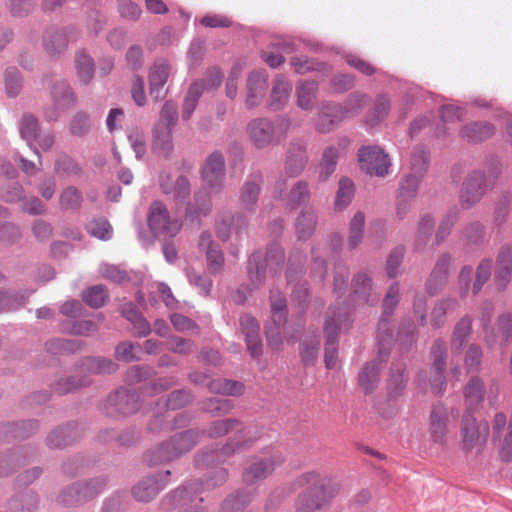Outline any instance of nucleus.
Returning <instances> with one entry per match:
<instances>
[{"instance_id":"1","label":"nucleus","mask_w":512,"mask_h":512,"mask_svg":"<svg viewBox=\"0 0 512 512\" xmlns=\"http://www.w3.org/2000/svg\"><path fill=\"white\" fill-rule=\"evenodd\" d=\"M178 107L173 101H166L153 128L152 149L168 156L173 151V129L178 122Z\"/></svg>"},{"instance_id":"2","label":"nucleus","mask_w":512,"mask_h":512,"mask_svg":"<svg viewBox=\"0 0 512 512\" xmlns=\"http://www.w3.org/2000/svg\"><path fill=\"white\" fill-rule=\"evenodd\" d=\"M199 440V433L194 430L175 434L168 442L156 447L146 455L150 464L171 461L191 450Z\"/></svg>"},{"instance_id":"3","label":"nucleus","mask_w":512,"mask_h":512,"mask_svg":"<svg viewBox=\"0 0 512 512\" xmlns=\"http://www.w3.org/2000/svg\"><path fill=\"white\" fill-rule=\"evenodd\" d=\"M271 321L266 325V339L269 346L278 350L281 347L283 337L290 341L293 336H288L286 328V300L281 293H271Z\"/></svg>"},{"instance_id":"4","label":"nucleus","mask_w":512,"mask_h":512,"mask_svg":"<svg viewBox=\"0 0 512 512\" xmlns=\"http://www.w3.org/2000/svg\"><path fill=\"white\" fill-rule=\"evenodd\" d=\"M284 262V253L278 247H273L264 257L260 252L254 253L248 262L249 280L254 288L259 287L265 280V268L268 267L271 274L281 270Z\"/></svg>"},{"instance_id":"5","label":"nucleus","mask_w":512,"mask_h":512,"mask_svg":"<svg viewBox=\"0 0 512 512\" xmlns=\"http://www.w3.org/2000/svg\"><path fill=\"white\" fill-rule=\"evenodd\" d=\"M148 226L155 236L174 237L180 231L182 223L171 218L167 207L160 201H153L147 214Z\"/></svg>"},{"instance_id":"6","label":"nucleus","mask_w":512,"mask_h":512,"mask_svg":"<svg viewBox=\"0 0 512 512\" xmlns=\"http://www.w3.org/2000/svg\"><path fill=\"white\" fill-rule=\"evenodd\" d=\"M461 446L466 452L480 450L485 445L489 427L486 422H478L470 413L463 415L461 420Z\"/></svg>"},{"instance_id":"7","label":"nucleus","mask_w":512,"mask_h":512,"mask_svg":"<svg viewBox=\"0 0 512 512\" xmlns=\"http://www.w3.org/2000/svg\"><path fill=\"white\" fill-rule=\"evenodd\" d=\"M449 411L442 404L433 405L428 422V440L430 446L437 449H444L448 443Z\"/></svg>"},{"instance_id":"8","label":"nucleus","mask_w":512,"mask_h":512,"mask_svg":"<svg viewBox=\"0 0 512 512\" xmlns=\"http://www.w3.org/2000/svg\"><path fill=\"white\" fill-rule=\"evenodd\" d=\"M360 167L371 176L384 177L391 166L388 155L378 146H363L358 151Z\"/></svg>"},{"instance_id":"9","label":"nucleus","mask_w":512,"mask_h":512,"mask_svg":"<svg viewBox=\"0 0 512 512\" xmlns=\"http://www.w3.org/2000/svg\"><path fill=\"white\" fill-rule=\"evenodd\" d=\"M347 321L346 314L341 311H331L325 322V355L324 361L325 366L328 369H333L337 364V341L336 336L338 331L341 330L345 322Z\"/></svg>"},{"instance_id":"10","label":"nucleus","mask_w":512,"mask_h":512,"mask_svg":"<svg viewBox=\"0 0 512 512\" xmlns=\"http://www.w3.org/2000/svg\"><path fill=\"white\" fill-rule=\"evenodd\" d=\"M485 173L473 170L465 177L459 194L460 203L464 208H470L478 203L487 191Z\"/></svg>"},{"instance_id":"11","label":"nucleus","mask_w":512,"mask_h":512,"mask_svg":"<svg viewBox=\"0 0 512 512\" xmlns=\"http://www.w3.org/2000/svg\"><path fill=\"white\" fill-rule=\"evenodd\" d=\"M226 174L225 158L215 151L207 156L201 167V177L211 190L219 191L224 184Z\"/></svg>"},{"instance_id":"12","label":"nucleus","mask_w":512,"mask_h":512,"mask_svg":"<svg viewBox=\"0 0 512 512\" xmlns=\"http://www.w3.org/2000/svg\"><path fill=\"white\" fill-rule=\"evenodd\" d=\"M52 105L45 108L44 115L47 121H56L60 115L75 104V97L70 86L64 82H56L51 90Z\"/></svg>"},{"instance_id":"13","label":"nucleus","mask_w":512,"mask_h":512,"mask_svg":"<svg viewBox=\"0 0 512 512\" xmlns=\"http://www.w3.org/2000/svg\"><path fill=\"white\" fill-rule=\"evenodd\" d=\"M307 163V142L303 139L292 140L286 153L284 174L288 177H296L304 171Z\"/></svg>"},{"instance_id":"14","label":"nucleus","mask_w":512,"mask_h":512,"mask_svg":"<svg viewBox=\"0 0 512 512\" xmlns=\"http://www.w3.org/2000/svg\"><path fill=\"white\" fill-rule=\"evenodd\" d=\"M227 478V472L223 468H217L214 471V476L209 478L205 484H193L190 488H178L169 496L166 497V501H169L172 506H177L185 503L186 500L190 499L191 492H200L205 488L210 489L216 486L222 485Z\"/></svg>"},{"instance_id":"15","label":"nucleus","mask_w":512,"mask_h":512,"mask_svg":"<svg viewBox=\"0 0 512 512\" xmlns=\"http://www.w3.org/2000/svg\"><path fill=\"white\" fill-rule=\"evenodd\" d=\"M249 139L258 149H264L275 142L273 123L265 118H256L247 125Z\"/></svg>"},{"instance_id":"16","label":"nucleus","mask_w":512,"mask_h":512,"mask_svg":"<svg viewBox=\"0 0 512 512\" xmlns=\"http://www.w3.org/2000/svg\"><path fill=\"white\" fill-rule=\"evenodd\" d=\"M345 119L342 105L327 102L323 103L315 119V128L320 133H329Z\"/></svg>"},{"instance_id":"17","label":"nucleus","mask_w":512,"mask_h":512,"mask_svg":"<svg viewBox=\"0 0 512 512\" xmlns=\"http://www.w3.org/2000/svg\"><path fill=\"white\" fill-rule=\"evenodd\" d=\"M489 315L483 313L480 321L485 333V340L488 345L494 343H506L512 337V317L508 314L499 317L497 323L493 327L487 326Z\"/></svg>"},{"instance_id":"18","label":"nucleus","mask_w":512,"mask_h":512,"mask_svg":"<svg viewBox=\"0 0 512 512\" xmlns=\"http://www.w3.org/2000/svg\"><path fill=\"white\" fill-rule=\"evenodd\" d=\"M170 75V65L164 59L153 63L149 70V92L155 101L162 100L166 95L164 88Z\"/></svg>"},{"instance_id":"19","label":"nucleus","mask_w":512,"mask_h":512,"mask_svg":"<svg viewBox=\"0 0 512 512\" xmlns=\"http://www.w3.org/2000/svg\"><path fill=\"white\" fill-rule=\"evenodd\" d=\"M447 351L442 340H436L431 348V372L433 374V392L441 393L445 388L444 373L446 370Z\"/></svg>"},{"instance_id":"20","label":"nucleus","mask_w":512,"mask_h":512,"mask_svg":"<svg viewBox=\"0 0 512 512\" xmlns=\"http://www.w3.org/2000/svg\"><path fill=\"white\" fill-rule=\"evenodd\" d=\"M297 484L299 486L306 484L314 485V487L320 491L321 498L326 499V503L335 497L340 490V485L337 481L330 477H320V475L314 471L299 476Z\"/></svg>"},{"instance_id":"21","label":"nucleus","mask_w":512,"mask_h":512,"mask_svg":"<svg viewBox=\"0 0 512 512\" xmlns=\"http://www.w3.org/2000/svg\"><path fill=\"white\" fill-rule=\"evenodd\" d=\"M285 180L280 178L275 184V195L286 201L291 208H296L310 198V190L308 183L302 180L297 181L291 188L289 193H284Z\"/></svg>"},{"instance_id":"22","label":"nucleus","mask_w":512,"mask_h":512,"mask_svg":"<svg viewBox=\"0 0 512 512\" xmlns=\"http://www.w3.org/2000/svg\"><path fill=\"white\" fill-rule=\"evenodd\" d=\"M512 278V245L500 247L496 256L494 280L499 289H505Z\"/></svg>"},{"instance_id":"23","label":"nucleus","mask_w":512,"mask_h":512,"mask_svg":"<svg viewBox=\"0 0 512 512\" xmlns=\"http://www.w3.org/2000/svg\"><path fill=\"white\" fill-rule=\"evenodd\" d=\"M349 144L350 142L347 138H342L336 145L328 146L323 151L319 164V178L321 181H326L334 173L338 158L348 148Z\"/></svg>"},{"instance_id":"24","label":"nucleus","mask_w":512,"mask_h":512,"mask_svg":"<svg viewBox=\"0 0 512 512\" xmlns=\"http://www.w3.org/2000/svg\"><path fill=\"white\" fill-rule=\"evenodd\" d=\"M139 407L138 395L126 390H118L107 400V409L111 414L119 413L122 415H129L136 412Z\"/></svg>"},{"instance_id":"25","label":"nucleus","mask_w":512,"mask_h":512,"mask_svg":"<svg viewBox=\"0 0 512 512\" xmlns=\"http://www.w3.org/2000/svg\"><path fill=\"white\" fill-rule=\"evenodd\" d=\"M281 463L282 458L280 456H272L269 459H254L244 472V482L253 484L258 480L266 478Z\"/></svg>"},{"instance_id":"26","label":"nucleus","mask_w":512,"mask_h":512,"mask_svg":"<svg viewBox=\"0 0 512 512\" xmlns=\"http://www.w3.org/2000/svg\"><path fill=\"white\" fill-rule=\"evenodd\" d=\"M267 74L265 71H254L247 79L246 106L253 108L260 103L267 88Z\"/></svg>"},{"instance_id":"27","label":"nucleus","mask_w":512,"mask_h":512,"mask_svg":"<svg viewBox=\"0 0 512 512\" xmlns=\"http://www.w3.org/2000/svg\"><path fill=\"white\" fill-rule=\"evenodd\" d=\"M452 258L448 254L439 256L434 269L427 281V290L431 295L436 294L447 282Z\"/></svg>"},{"instance_id":"28","label":"nucleus","mask_w":512,"mask_h":512,"mask_svg":"<svg viewBox=\"0 0 512 512\" xmlns=\"http://www.w3.org/2000/svg\"><path fill=\"white\" fill-rule=\"evenodd\" d=\"M199 248L205 252L207 265L212 272H219L224 264V258L218 245L212 240L209 232H202L199 238Z\"/></svg>"},{"instance_id":"29","label":"nucleus","mask_w":512,"mask_h":512,"mask_svg":"<svg viewBox=\"0 0 512 512\" xmlns=\"http://www.w3.org/2000/svg\"><path fill=\"white\" fill-rule=\"evenodd\" d=\"M242 332L245 335L247 348L253 357L261 353V340L259 336V324L251 315H243L240 318Z\"/></svg>"},{"instance_id":"30","label":"nucleus","mask_w":512,"mask_h":512,"mask_svg":"<svg viewBox=\"0 0 512 512\" xmlns=\"http://www.w3.org/2000/svg\"><path fill=\"white\" fill-rule=\"evenodd\" d=\"M102 484L103 483L98 480H93L90 483L77 484L64 491L61 495V500L66 504H73L85 500L97 494Z\"/></svg>"},{"instance_id":"31","label":"nucleus","mask_w":512,"mask_h":512,"mask_svg":"<svg viewBox=\"0 0 512 512\" xmlns=\"http://www.w3.org/2000/svg\"><path fill=\"white\" fill-rule=\"evenodd\" d=\"M326 504V499L321 498L320 491L315 487L302 492L296 499V512H316Z\"/></svg>"},{"instance_id":"32","label":"nucleus","mask_w":512,"mask_h":512,"mask_svg":"<svg viewBox=\"0 0 512 512\" xmlns=\"http://www.w3.org/2000/svg\"><path fill=\"white\" fill-rule=\"evenodd\" d=\"M318 93V83L302 80L296 86L297 106L302 110H311Z\"/></svg>"},{"instance_id":"33","label":"nucleus","mask_w":512,"mask_h":512,"mask_svg":"<svg viewBox=\"0 0 512 512\" xmlns=\"http://www.w3.org/2000/svg\"><path fill=\"white\" fill-rule=\"evenodd\" d=\"M291 90V83L285 77H277L274 80L272 92L270 95V107L274 110L281 109L288 102Z\"/></svg>"},{"instance_id":"34","label":"nucleus","mask_w":512,"mask_h":512,"mask_svg":"<svg viewBox=\"0 0 512 512\" xmlns=\"http://www.w3.org/2000/svg\"><path fill=\"white\" fill-rule=\"evenodd\" d=\"M164 485L160 483L158 477L145 478L133 488V496L138 501L148 502L163 489Z\"/></svg>"},{"instance_id":"35","label":"nucleus","mask_w":512,"mask_h":512,"mask_svg":"<svg viewBox=\"0 0 512 512\" xmlns=\"http://www.w3.org/2000/svg\"><path fill=\"white\" fill-rule=\"evenodd\" d=\"M484 383L479 377H472L464 388V398L468 409H476L484 400Z\"/></svg>"},{"instance_id":"36","label":"nucleus","mask_w":512,"mask_h":512,"mask_svg":"<svg viewBox=\"0 0 512 512\" xmlns=\"http://www.w3.org/2000/svg\"><path fill=\"white\" fill-rule=\"evenodd\" d=\"M317 215L313 209H305L297 217L295 230L298 239L306 240L310 238L315 230Z\"/></svg>"},{"instance_id":"37","label":"nucleus","mask_w":512,"mask_h":512,"mask_svg":"<svg viewBox=\"0 0 512 512\" xmlns=\"http://www.w3.org/2000/svg\"><path fill=\"white\" fill-rule=\"evenodd\" d=\"M472 333V318L468 315L463 316L455 325L451 345L455 349H461L468 341Z\"/></svg>"},{"instance_id":"38","label":"nucleus","mask_w":512,"mask_h":512,"mask_svg":"<svg viewBox=\"0 0 512 512\" xmlns=\"http://www.w3.org/2000/svg\"><path fill=\"white\" fill-rule=\"evenodd\" d=\"M461 134L468 141H483L494 134V126L486 122L473 123L466 125Z\"/></svg>"},{"instance_id":"39","label":"nucleus","mask_w":512,"mask_h":512,"mask_svg":"<svg viewBox=\"0 0 512 512\" xmlns=\"http://www.w3.org/2000/svg\"><path fill=\"white\" fill-rule=\"evenodd\" d=\"M260 194V186L256 182H246L240 190V205L241 208L252 213L255 210Z\"/></svg>"},{"instance_id":"40","label":"nucleus","mask_w":512,"mask_h":512,"mask_svg":"<svg viewBox=\"0 0 512 512\" xmlns=\"http://www.w3.org/2000/svg\"><path fill=\"white\" fill-rule=\"evenodd\" d=\"M365 215L357 211L349 222L347 242L351 248H356L364 237Z\"/></svg>"},{"instance_id":"41","label":"nucleus","mask_w":512,"mask_h":512,"mask_svg":"<svg viewBox=\"0 0 512 512\" xmlns=\"http://www.w3.org/2000/svg\"><path fill=\"white\" fill-rule=\"evenodd\" d=\"M354 193V183L348 178H341L334 203L335 209L344 210L351 203Z\"/></svg>"},{"instance_id":"42","label":"nucleus","mask_w":512,"mask_h":512,"mask_svg":"<svg viewBox=\"0 0 512 512\" xmlns=\"http://www.w3.org/2000/svg\"><path fill=\"white\" fill-rule=\"evenodd\" d=\"M44 46L51 55L63 53L68 46V40L63 31H49L44 37Z\"/></svg>"},{"instance_id":"43","label":"nucleus","mask_w":512,"mask_h":512,"mask_svg":"<svg viewBox=\"0 0 512 512\" xmlns=\"http://www.w3.org/2000/svg\"><path fill=\"white\" fill-rule=\"evenodd\" d=\"M458 303L456 299L447 298L438 301L431 313V325L434 328H440L445 323L446 313L456 309Z\"/></svg>"},{"instance_id":"44","label":"nucleus","mask_w":512,"mask_h":512,"mask_svg":"<svg viewBox=\"0 0 512 512\" xmlns=\"http://www.w3.org/2000/svg\"><path fill=\"white\" fill-rule=\"evenodd\" d=\"M75 67L79 80L85 84L89 83L94 75L93 59L83 51L76 54Z\"/></svg>"},{"instance_id":"45","label":"nucleus","mask_w":512,"mask_h":512,"mask_svg":"<svg viewBox=\"0 0 512 512\" xmlns=\"http://www.w3.org/2000/svg\"><path fill=\"white\" fill-rule=\"evenodd\" d=\"M203 92V85L200 82L193 83L188 93L185 97L183 108H182V118L183 120H189L194 112L198 100Z\"/></svg>"},{"instance_id":"46","label":"nucleus","mask_w":512,"mask_h":512,"mask_svg":"<svg viewBox=\"0 0 512 512\" xmlns=\"http://www.w3.org/2000/svg\"><path fill=\"white\" fill-rule=\"evenodd\" d=\"M84 369L95 374L113 373L118 366L110 359L101 357L87 358L83 363Z\"/></svg>"},{"instance_id":"47","label":"nucleus","mask_w":512,"mask_h":512,"mask_svg":"<svg viewBox=\"0 0 512 512\" xmlns=\"http://www.w3.org/2000/svg\"><path fill=\"white\" fill-rule=\"evenodd\" d=\"M207 387L213 393L227 395L241 394L243 389L240 383L221 378L209 381Z\"/></svg>"},{"instance_id":"48","label":"nucleus","mask_w":512,"mask_h":512,"mask_svg":"<svg viewBox=\"0 0 512 512\" xmlns=\"http://www.w3.org/2000/svg\"><path fill=\"white\" fill-rule=\"evenodd\" d=\"M29 295L0 291V312L13 311L23 306Z\"/></svg>"},{"instance_id":"49","label":"nucleus","mask_w":512,"mask_h":512,"mask_svg":"<svg viewBox=\"0 0 512 512\" xmlns=\"http://www.w3.org/2000/svg\"><path fill=\"white\" fill-rule=\"evenodd\" d=\"M83 300L92 308L102 307L107 299L108 292L103 285H95L82 293Z\"/></svg>"},{"instance_id":"50","label":"nucleus","mask_w":512,"mask_h":512,"mask_svg":"<svg viewBox=\"0 0 512 512\" xmlns=\"http://www.w3.org/2000/svg\"><path fill=\"white\" fill-rule=\"evenodd\" d=\"M379 365L376 362H371L365 365L359 375V384L366 391L370 392L378 382Z\"/></svg>"},{"instance_id":"51","label":"nucleus","mask_w":512,"mask_h":512,"mask_svg":"<svg viewBox=\"0 0 512 512\" xmlns=\"http://www.w3.org/2000/svg\"><path fill=\"white\" fill-rule=\"evenodd\" d=\"M239 426L240 423L234 419L216 421L211 425L209 429V435L211 437L223 436L234 429H237V431L242 433L241 437H246L248 434H250V432L246 431L245 429H238Z\"/></svg>"},{"instance_id":"52","label":"nucleus","mask_w":512,"mask_h":512,"mask_svg":"<svg viewBox=\"0 0 512 512\" xmlns=\"http://www.w3.org/2000/svg\"><path fill=\"white\" fill-rule=\"evenodd\" d=\"M59 202L64 210H77L81 206L82 195L75 187H68L61 192Z\"/></svg>"},{"instance_id":"53","label":"nucleus","mask_w":512,"mask_h":512,"mask_svg":"<svg viewBox=\"0 0 512 512\" xmlns=\"http://www.w3.org/2000/svg\"><path fill=\"white\" fill-rule=\"evenodd\" d=\"M38 133V121L31 114H25L20 123L21 137L29 144L36 139Z\"/></svg>"},{"instance_id":"54","label":"nucleus","mask_w":512,"mask_h":512,"mask_svg":"<svg viewBox=\"0 0 512 512\" xmlns=\"http://www.w3.org/2000/svg\"><path fill=\"white\" fill-rule=\"evenodd\" d=\"M367 103V96L362 93H352L349 95L342 107L345 111V118L353 117L358 114Z\"/></svg>"},{"instance_id":"55","label":"nucleus","mask_w":512,"mask_h":512,"mask_svg":"<svg viewBox=\"0 0 512 512\" xmlns=\"http://www.w3.org/2000/svg\"><path fill=\"white\" fill-rule=\"evenodd\" d=\"M433 229L434 219L430 215L423 216L419 221L416 234V245L418 248H422L426 245Z\"/></svg>"},{"instance_id":"56","label":"nucleus","mask_w":512,"mask_h":512,"mask_svg":"<svg viewBox=\"0 0 512 512\" xmlns=\"http://www.w3.org/2000/svg\"><path fill=\"white\" fill-rule=\"evenodd\" d=\"M87 230L92 236L100 240H108L112 236V227L109 222L103 218L91 221L87 225Z\"/></svg>"},{"instance_id":"57","label":"nucleus","mask_w":512,"mask_h":512,"mask_svg":"<svg viewBox=\"0 0 512 512\" xmlns=\"http://www.w3.org/2000/svg\"><path fill=\"white\" fill-rule=\"evenodd\" d=\"M320 341L317 337L305 340L301 345V358L305 365H312L318 357Z\"/></svg>"},{"instance_id":"58","label":"nucleus","mask_w":512,"mask_h":512,"mask_svg":"<svg viewBox=\"0 0 512 512\" xmlns=\"http://www.w3.org/2000/svg\"><path fill=\"white\" fill-rule=\"evenodd\" d=\"M492 261L490 259L482 260L476 270V279L473 284V293L476 295L480 292L482 286L491 276Z\"/></svg>"},{"instance_id":"59","label":"nucleus","mask_w":512,"mask_h":512,"mask_svg":"<svg viewBox=\"0 0 512 512\" xmlns=\"http://www.w3.org/2000/svg\"><path fill=\"white\" fill-rule=\"evenodd\" d=\"M291 65L295 72L305 74L309 71H324L326 66L322 63L314 62L306 57H294L291 59Z\"/></svg>"},{"instance_id":"60","label":"nucleus","mask_w":512,"mask_h":512,"mask_svg":"<svg viewBox=\"0 0 512 512\" xmlns=\"http://www.w3.org/2000/svg\"><path fill=\"white\" fill-rule=\"evenodd\" d=\"M22 87L20 72L16 68H8L5 72L6 93L14 97L19 94Z\"/></svg>"},{"instance_id":"61","label":"nucleus","mask_w":512,"mask_h":512,"mask_svg":"<svg viewBox=\"0 0 512 512\" xmlns=\"http://www.w3.org/2000/svg\"><path fill=\"white\" fill-rule=\"evenodd\" d=\"M71 429L69 427H61L52 431L47 437V443L50 447L61 448L68 445L72 440Z\"/></svg>"},{"instance_id":"62","label":"nucleus","mask_w":512,"mask_h":512,"mask_svg":"<svg viewBox=\"0 0 512 512\" xmlns=\"http://www.w3.org/2000/svg\"><path fill=\"white\" fill-rule=\"evenodd\" d=\"M458 218V213L456 210L449 211L445 217L440 222L437 232H436V240L438 243L444 241L446 237L450 234L452 227L456 223Z\"/></svg>"},{"instance_id":"63","label":"nucleus","mask_w":512,"mask_h":512,"mask_svg":"<svg viewBox=\"0 0 512 512\" xmlns=\"http://www.w3.org/2000/svg\"><path fill=\"white\" fill-rule=\"evenodd\" d=\"M429 159V152L424 146L414 148L411 156V166L416 173L426 170Z\"/></svg>"},{"instance_id":"64","label":"nucleus","mask_w":512,"mask_h":512,"mask_svg":"<svg viewBox=\"0 0 512 512\" xmlns=\"http://www.w3.org/2000/svg\"><path fill=\"white\" fill-rule=\"evenodd\" d=\"M102 277L115 283H123L128 280L127 273L119 266L102 264L99 268Z\"/></svg>"}]
</instances>
